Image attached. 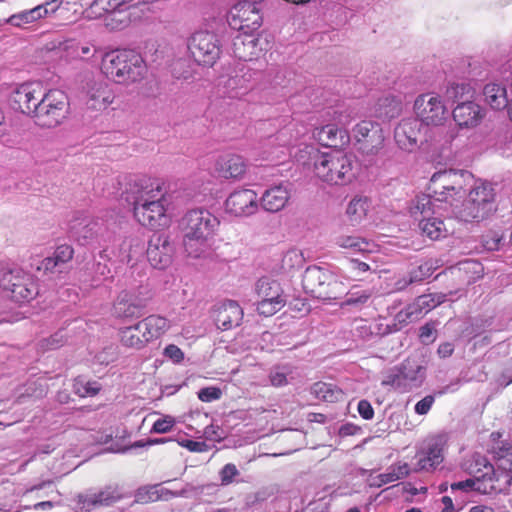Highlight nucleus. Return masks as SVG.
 <instances>
[{"mask_svg": "<svg viewBox=\"0 0 512 512\" xmlns=\"http://www.w3.org/2000/svg\"><path fill=\"white\" fill-rule=\"evenodd\" d=\"M471 180L472 175L467 171L443 170L432 175L428 193L416 196L409 207L411 217L418 221L424 235L431 240L448 235L441 211L451 209L454 214V202L464 197Z\"/></svg>", "mask_w": 512, "mask_h": 512, "instance_id": "obj_1", "label": "nucleus"}, {"mask_svg": "<svg viewBox=\"0 0 512 512\" xmlns=\"http://www.w3.org/2000/svg\"><path fill=\"white\" fill-rule=\"evenodd\" d=\"M413 108L416 118L429 130L425 141L432 151L447 156L457 137V130L444 125L449 119V112L442 98L435 93L421 94L415 99Z\"/></svg>", "mask_w": 512, "mask_h": 512, "instance_id": "obj_2", "label": "nucleus"}, {"mask_svg": "<svg viewBox=\"0 0 512 512\" xmlns=\"http://www.w3.org/2000/svg\"><path fill=\"white\" fill-rule=\"evenodd\" d=\"M297 161L312 166L317 178L330 185H346L356 176L354 157L341 150L321 152L312 145H305L295 154Z\"/></svg>", "mask_w": 512, "mask_h": 512, "instance_id": "obj_3", "label": "nucleus"}, {"mask_svg": "<svg viewBox=\"0 0 512 512\" xmlns=\"http://www.w3.org/2000/svg\"><path fill=\"white\" fill-rule=\"evenodd\" d=\"M183 234V246L188 257H208L213 251L214 238L220 227V220L204 208L188 210L179 222Z\"/></svg>", "mask_w": 512, "mask_h": 512, "instance_id": "obj_4", "label": "nucleus"}, {"mask_svg": "<svg viewBox=\"0 0 512 512\" xmlns=\"http://www.w3.org/2000/svg\"><path fill=\"white\" fill-rule=\"evenodd\" d=\"M101 71L113 82L128 85L141 81L146 75L147 66L136 51L114 49L103 55Z\"/></svg>", "mask_w": 512, "mask_h": 512, "instance_id": "obj_5", "label": "nucleus"}, {"mask_svg": "<svg viewBox=\"0 0 512 512\" xmlns=\"http://www.w3.org/2000/svg\"><path fill=\"white\" fill-rule=\"evenodd\" d=\"M133 214L136 221L144 227L159 229L168 224L166 199L159 186H145L133 195Z\"/></svg>", "mask_w": 512, "mask_h": 512, "instance_id": "obj_6", "label": "nucleus"}, {"mask_svg": "<svg viewBox=\"0 0 512 512\" xmlns=\"http://www.w3.org/2000/svg\"><path fill=\"white\" fill-rule=\"evenodd\" d=\"M454 202V216L470 222L488 218L496 210V191L492 183L478 180L469 191L467 199Z\"/></svg>", "mask_w": 512, "mask_h": 512, "instance_id": "obj_7", "label": "nucleus"}, {"mask_svg": "<svg viewBox=\"0 0 512 512\" xmlns=\"http://www.w3.org/2000/svg\"><path fill=\"white\" fill-rule=\"evenodd\" d=\"M302 283L307 293L319 299H335L346 288L333 272L317 266L305 270Z\"/></svg>", "mask_w": 512, "mask_h": 512, "instance_id": "obj_8", "label": "nucleus"}, {"mask_svg": "<svg viewBox=\"0 0 512 512\" xmlns=\"http://www.w3.org/2000/svg\"><path fill=\"white\" fill-rule=\"evenodd\" d=\"M68 113L69 101L66 93L59 89H51L45 91L33 119L41 127L53 128L60 125Z\"/></svg>", "mask_w": 512, "mask_h": 512, "instance_id": "obj_9", "label": "nucleus"}, {"mask_svg": "<svg viewBox=\"0 0 512 512\" xmlns=\"http://www.w3.org/2000/svg\"><path fill=\"white\" fill-rule=\"evenodd\" d=\"M425 368L415 358H408L400 366L385 372L382 385L406 392L422 384Z\"/></svg>", "mask_w": 512, "mask_h": 512, "instance_id": "obj_10", "label": "nucleus"}, {"mask_svg": "<svg viewBox=\"0 0 512 512\" xmlns=\"http://www.w3.org/2000/svg\"><path fill=\"white\" fill-rule=\"evenodd\" d=\"M0 287L9 292L11 298L19 303L29 302L38 294L33 276L20 268L2 271Z\"/></svg>", "mask_w": 512, "mask_h": 512, "instance_id": "obj_11", "label": "nucleus"}, {"mask_svg": "<svg viewBox=\"0 0 512 512\" xmlns=\"http://www.w3.org/2000/svg\"><path fill=\"white\" fill-rule=\"evenodd\" d=\"M188 48L194 61L203 66H213L221 55L219 37L206 29H200L192 34Z\"/></svg>", "mask_w": 512, "mask_h": 512, "instance_id": "obj_12", "label": "nucleus"}, {"mask_svg": "<svg viewBox=\"0 0 512 512\" xmlns=\"http://www.w3.org/2000/svg\"><path fill=\"white\" fill-rule=\"evenodd\" d=\"M258 297L257 311L260 315L270 317L280 311L286 304V297L280 283L268 277L259 279L255 284Z\"/></svg>", "mask_w": 512, "mask_h": 512, "instance_id": "obj_13", "label": "nucleus"}, {"mask_svg": "<svg viewBox=\"0 0 512 512\" xmlns=\"http://www.w3.org/2000/svg\"><path fill=\"white\" fill-rule=\"evenodd\" d=\"M429 135V130L415 117L406 118L399 122L394 130V139L397 146L407 152H412L419 145L426 144L425 137Z\"/></svg>", "mask_w": 512, "mask_h": 512, "instance_id": "obj_14", "label": "nucleus"}, {"mask_svg": "<svg viewBox=\"0 0 512 512\" xmlns=\"http://www.w3.org/2000/svg\"><path fill=\"white\" fill-rule=\"evenodd\" d=\"M229 25L241 32L255 31L262 25V15L258 3L239 1L229 11Z\"/></svg>", "mask_w": 512, "mask_h": 512, "instance_id": "obj_15", "label": "nucleus"}, {"mask_svg": "<svg viewBox=\"0 0 512 512\" xmlns=\"http://www.w3.org/2000/svg\"><path fill=\"white\" fill-rule=\"evenodd\" d=\"M496 469L489 465L484 458H481L488 475L492 473L493 481L496 485L502 487V492L505 490V485L508 486V492L512 493V446L503 444L494 451Z\"/></svg>", "mask_w": 512, "mask_h": 512, "instance_id": "obj_16", "label": "nucleus"}, {"mask_svg": "<svg viewBox=\"0 0 512 512\" xmlns=\"http://www.w3.org/2000/svg\"><path fill=\"white\" fill-rule=\"evenodd\" d=\"M252 32H240L233 40V54L240 60L250 61L258 58L268 48L267 38Z\"/></svg>", "mask_w": 512, "mask_h": 512, "instance_id": "obj_17", "label": "nucleus"}, {"mask_svg": "<svg viewBox=\"0 0 512 512\" xmlns=\"http://www.w3.org/2000/svg\"><path fill=\"white\" fill-rule=\"evenodd\" d=\"M44 93L45 89L39 82L22 84L12 95L13 107L24 114L34 117Z\"/></svg>", "mask_w": 512, "mask_h": 512, "instance_id": "obj_18", "label": "nucleus"}, {"mask_svg": "<svg viewBox=\"0 0 512 512\" xmlns=\"http://www.w3.org/2000/svg\"><path fill=\"white\" fill-rule=\"evenodd\" d=\"M226 212L236 217H247L259 209V198L253 189L242 188L233 191L225 201Z\"/></svg>", "mask_w": 512, "mask_h": 512, "instance_id": "obj_19", "label": "nucleus"}, {"mask_svg": "<svg viewBox=\"0 0 512 512\" xmlns=\"http://www.w3.org/2000/svg\"><path fill=\"white\" fill-rule=\"evenodd\" d=\"M115 95L111 87L104 81H92L85 90V105L88 110L101 112L114 101Z\"/></svg>", "mask_w": 512, "mask_h": 512, "instance_id": "obj_20", "label": "nucleus"}, {"mask_svg": "<svg viewBox=\"0 0 512 512\" xmlns=\"http://www.w3.org/2000/svg\"><path fill=\"white\" fill-rule=\"evenodd\" d=\"M174 247L165 235H154L148 244L147 259L157 269H165L172 263Z\"/></svg>", "mask_w": 512, "mask_h": 512, "instance_id": "obj_21", "label": "nucleus"}, {"mask_svg": "<svg viewBox=\"0 0 512 512\" xmlns=\"http://www.w3.org/2000/svg\"><path fill=\"white\" fill-rule=\"evenodd\" d=\"M353 132L355 139L362 143L361 148L367 153H375L383 145V130L377 123L364 120L355 126Z\"/></svg>", "mask_w": 512, "mask_h": 512, "instance_id": "obj_22", "label": "nucleus"}, {"mask_svg": "<svg viewBox=\"0 0 512 512\" xmlns=\"http://www.w3.org/2000/svg\"><path fill=\"white\" fill-rule=\"evenodd\" d=\"M291 197L290 185L279 183L268 187L259 198V207L266 212L277 213L283 210Z\"/></svg>", "mask_w": 512, "mask_h": 512, "instance_id": "obj_23", "label": "nucleus"}, {"mask_svg": "<svg viewBox=\"0 0 512 512\" xmlns=\"http://www.w3.org/2000/svg\"><path fill=\"white\" fill-rule=\"evenodd\" d=\"M250 76L243 73V69L229 71L218 79L219 91L230 98L244 95L248 90Z\"/></svg>", "mask_w": 512, "mask_h": 512, "instance_id": "obj_24", "label": "nucleus"}, {"mask_svg": "<svg viewBox=\"0 0 512 512\" xmlns=\"http://www.w3.org/2000/svg\"><path fill=\"white\" fill-rule=\"evenodd\" d=\"M453 119L459 128H474L484 118V109L473 101L459 103L452 112Z\"/></svg>", "mask_w": 512, "mask_h": 512, "instance_id": "obj_25", "label": "nucleus"}, {"mask_svg": "<svg viewBox=\"0 0 512 512\" xmlns=\"http://www.w3.org/2000/svg\"><path fill=\"white\" fill-rule=\"evenodd\" d=\"M215 170L224 179L240 180L246 173L247 163L242 156L228 153L217 159Z\"/></svg>", "mask_w": 512, "mask_h": 512, "instance_id": "obj_26", "label": "nucleus"}, {"mask_svg": "<svg viewBox=\"0 0 512 512\" xmlns=\"http://www.w3.org/2000/svg\"><path fill=\"white\" fill-rule=\"evenodd\" d=\"M482 98L484 103L494 111H503L510 104L506 86L501 82H489L483 86Z\"/></svg>", "mask_w": 512, "mask_h": 512, "instance_id": "obj_27", "label": "nucleus"}, {"mask_svg": "<svg viewBox=\"0 0 512 512\" xmlns=\"http://www.w3.org/2000/svg\"><path fill=\"white\" fill-rule=\"evenodd\" d=\"M145 300L130 291H122L113 306V314L122 319H128L140 314Z\"/></svg>", "mask_w": 512, "mask_h": 512, "instance_id": "obj_28", "label": "nucleus"}, {"mask_svg": "<svg viewBox=\"0 0 512 512\" xmlns=\"http://www.w3.org/2000/svg\"><path fill=\"white\" fill-rule=\"evenodd\" d=\"M443 447H444V440L442 437H437L435 439H432L427 444V447L417 454V457H418L417 469L418 470H430V469H434L436 466H438L440 463H442V461L444 459Z\"/></svg>", "mask_w": 512, "mask_h": 512, "instance_id": "obj_29", "label": "nucleus"}, {"mask_svg": "<svg viewBox=\"0 0 512 512\" xmlns=\"http://www.w3.org/2000/svg\"><path fill=\"white\" fill-rule=\"evenodd\" d=\"M451 490H461L463 492L477 491L481 494H491L502 492V487L496 485L488 472H485L482 477L469 478L465 481H459L451 484Z\"/></svg>", "mask_w": 512, "mask_h": 512, "instance_id": "obj_30", "label": "nucleus"}, {"mask_svg": "<svg viewBox=\"0 0 512 512\" xmlns=\"http://www.w3.org/2000/svg\"><path fill=\"white\" fill-rule=\"evenodd\" d=\"M313 137L322 145L330 147L344 146L349 142L347 131L333 124L315 129Z\"/></svg>", "mask_w": 512, "mask_h": 512, "instance_id": "obj_31", "label": "nucleus"}, {"mask_svg": "<svg viewBox=\"0 0 512 512\" xmlns=\"http://www.w3.org/2000/svg\"><path fill=\"white\" fill-rule=\"evenodd\" d=\"M243 317L242 308L233 300L226 301L219 308L216 316L217 325L227 330L233 326L239 325Z\"/></svg>", "mask_w": 512, "mask_h": 512, "instance_id": "obj_32", "label": "nucleus"}, {"mask_svg": "<svg viewBox=\"0 0 512 512\" xmlns=\"http://www.w3.org/2000/svg\"><path fill=\"white\" fill-rule=\"evenodd\" d=\"M139 322L147 343L161 337L169 329L168 320L157 315H150Z\"/></svg>", "mask_w": 512, "mask_h": 512, "instance_id": "obj_33", "label": "nucleus"}, {"mask_svg": "<svg viewBox=\"0 0 512 512\" xmlns=\"http://www.w3.org/2000/svg\"><path fill=\"white\" fill-rule=\"evenodd\" d=\"M136 7L129 5L122 9L112 11L105 16V26L110 30H122L128 27L135 19Z\"/></svg>", "mask_w": 512, "mask_h": 512, "instance_id": "obj_34", "label": "nucleus"}, {"mask_svg": "<svg viewBox=\"0 0 512 512\" xmlns=\"http://www.w3.org/2000/svg\"><path fill=\"white\" fill-rule=\"evenodd\" d=\"M335 243L339 248L352 253H372L376 247L374 243L356 235H340Z\"/></svg>", "mask_w": 512, "mask_h": 512, "instance_id": "obj_35", "label": "nucleus"}, {"mask_svg": "<svg viewBox=\"0 0 512 512\" xmlns=\"http://www.w3.org/2000/svg\"><path fill=\"white\" fill-rule=\"evenodd\" d=\"M410 469L407 463H397L388 468L387 472L371 477L370 486L381 487L385 484L395 482L408 476Z\"/></svg>", "mask_w": 512, "mask_h": 512, "instance_id": "obj_36", "label": "nucleus"}, {"mask_svg": "<svg viewBox=\"0 0 512 512\" xmlns=\"http://www.w3.org/2000/svg\"><path fill=\"white\" fill-rule=\"evenodd\" d=\"M68 224L73 234L83 239L91 238L96 226V223L92 222L82 211L73 212L68 220Z\"/></svg>", "mask_w": 512, "mask_h": 512, "instance_id": "obj_37", "label": "nucleus"}, {"mask_svg": "<svg viewBox=\"0 0 512 512\" xmlns=\"http://www.w3.org/2000/svg\"><path fill=\"white\" fill-rule=\"evenodd\" d=\"M370 208L371 202L369 198L365 196H355L347 205L346 215L351 224H359L366 218Z\"/></svg>", "mask_w": 512, "mask_h": 512, "instance_id": "obj_38", "label": "nucleus"}, {"mask_svg": "<svg viewBox=\"0 0 512 512\" xmlns=\"http://www.w3.org/2000/svg\"><path fill=\"white\" fill-rule=\"evenodd\" d=\"M119 336L122 345L129 348L141 349L147 344L142 333L140 322L132 326L121 328L119 330Z\"/></svg>", "mask_w": 512, "mask_h": 512, "instance_id": "obj_39", "label": "nucleus"}, {"mask_svg": "<svg viewBox=\"0 0 512 512\" xmlns=\"http://www.w3.org/2000/svg\"><path fill=\"white\" fill-rule=\"evenodd\" d=\"M312 394L326 402H336L343 398L341 389L331 383L318 382L311 388Z\"/></svg>", "mask_w": 512, "mask_h": 512, "instance_id": "obj_40", "label": "nucleus"}, {"mask_svg": "<svg viewBox=\"0 0 512 512\" xmlns=\"http://www.w3.org/2000/svg\"><path fill=\"white\" fill-rule=\"evenodd\" d=\"M63 50L71 58L88 59L96 53V49L89 44H80L79 42L69 40L63 44Z\"/></svg>", "mask_w": 512, "mask_h": 512, "instance_id": "obj_41", "label": "nucleus"}, {"mask_svg": "<svg viewBox=\"0 0 512 512\" xmlns=\"http://www.w3.org/2000/svg\"><path fill=\"white\" fill-rule=\"evenodd\" d=\"M61 4V0H49L27 11L29 16H31L33 23H35L36 21L47 17L49 14L55 13Z\"/></svg>", "mask_w": 512, "mask_h": 512, "instance_id": "obj_42", "label": "nucleus"}, {"mask_svg": "<svg viewBox=\"0 0 512 512\" xmlns=\"http://www.w3.org/2000/svg\"><path fill=\"white\" fill-rule=\"evenodd\" d=\"M446 295L442 293H430L421 295L416 299V306L423 308L425 313L434 309L445 301Z\"/></svg>", "mask_w": 512, "mask_h": 512, "instance_id": "obj_43", "label": "nucleus"}, {"mask_svg": "<svg viewBox=\"0 0 512 512\" xmlns=\"http://www.w3.org/2000/svg\"><path fill=\"white\" fill-rule=\"evenodd\" d=\"M425 314L426 313L424 312L423 308L416 306L415 300L412 304L408 305L404 310L397 313L396 320L400 324H405L408 322L416 321Z\"/></svg>", "mask_w": 512, "mask_h": 512, "instance_id": "obj_44", "label": "nucleus"}, {"mask_svg": "<svg viewBox=\"0 0 512 512\" xmlns=\"http://www.w3.org/2000/svg\"><path fill=\"white\" fill-rule=\"evenodd\" d=\"M135 499L142 504L159 501L157 485L140 488L135 495Z\"/></svg>", "mask_w": 512, "mask_h": 512, "instance_id": "obj_45", "label": "nucleus"}, {"mask_svg": "<svg viewBox=\"0 0 512 512\" xmlns=\"http://www.w3.org/2000/svg\"><path fill=\"white\" fill-rule=\"evenodd\" d=\"M132 0H95L91 8H99L108 13L129 6Z\"/></svg>", "mask_w": 512, "mask_h": 512, "instance_id": "obj_46", "label": "nucleus"}, {"mask_svg": "<svg viewBox=\"0 0 512 512\" xmlns=\"http://www.w3.org/2000/svg\"><path fill=\"white\" fill-rule=\"evenodd\" d=\"M459 270L466 273H471L469 277L471 280L478 279L483 274V266L480 262L475 260H466L460 263Z\"/></svg>", "mask_w": 512, "mask_h": 512, "instance_id": "obj_47", "label": "nucleus"}, {"mask_svg": "<svg viewBox=\"0 0 512 512\" xmlns=\"http://www.w3.org/2000/svg\"><path fill=\"white\" fill-rule=\"evenodd\" d=\"M176 420L170 415H164L162 418L156 420L152 426V432L164 434L172 430Z\"/></svg>", "mask_w": 512, "mask_h": 512, "instance_id": "obj_48", "label": "nucleus"}, {"mask_svg": "<svg viewBox=\"0 0 512 512\" xmlns=\"http://www.w3.org/2000/svg\"><path fill=\"white\" fill-rule=\"evenodd\" d=\"M74 389H75V392L79 396L86 397V396H93V395L97 394L100 387L96 382L83 383L82 381L77 380L74 384Z\"/></svg>", "mask_w": 512, "mask_h": 512, "instance_id": "obj_49", "label": "nucleus"}, {"mask_svg": "<svg viewBox=\"0 0 512 512\" xmlns=\"http://www.w3.org/2000/svg\"><path fill=\"white\" fill-rule=\"evenodd\" d=\"M6 23L17 28H24L29 24H33V20L27 10L11 15L7 18Z\"/></svg>", "mask_w": 512, "mask_h": 512, "instance_id": "obj_50", "label": "nucleus"}, {"mask_svg": "<svg viewBox=\"0 0 512 512\" xmlns=\"http://www.w3.org/2000/svg\"><path fill=\"white\" fill-rule=\"evenodd\" d=\"M197 395L202 402H212L222 397V391L218 387L210 386L200 389Z\"/></svg>", "mask_w": 512, "mask_h": 512, "instance_id": "obj_51", "label": "nucleus"}, {"mask_svg": "<svg viewBox=\"0 0 512 512\" xmlns=\"http://www.w3.org/2000/svg\"><path fill=\"white\" fill-rule=\"evenodd\" d=\"M288 368L286 367H277L273 369L270 373V382L275 387L284 386L288 383Z\"/></svg>", "mask_w": 512, "mask_h": 512, "instance_id": "obj_52", "label": "nucleus"}, {"mask_svg": "<svg viewBox=\"0 0 512 512\" xmlns=\"http://www.w3.org/2000/svg\"><path fill=\"white\" fill-rule=\"evenodd\" d=\"M371 296L370 291L367 290H352L347 294L345 304L357 305L365 303Z\"/></svg>", "mask_w": 512, "mask_h": 512, "instance_id": "obj_53", "label": "nucleus"}, {"mask_svg": "<svg viewBox=\"0 0 512 512\" xmlns=\"http://www.w3.org/2000/svg\"><path fill=\"white\" fill-rule=\"evenodd\" d=\"M501 241L502 236L497 232H492L484 237L483 246L489 251L498 250Z\"/></svg>", "mask_w": 512, "mask_h": 512, "instance_id": "obj_54", "label": "nucleus"}, {"mask_svg": "<svg viewBox=\"0 0 512 512\" xmlns=\"http://www.w3.org/2000/svg\"><path fill=\"white\" fill-rule=\"evenodd\" d=\"M238 470L234 464H226L220 471L221 482L224 485L230 484L234 477L238 475Z\"/></svg>", "mask_w": 512, "mask_h": 512, "instance_id": "obj_55", "label": "nucleus"}, {"mask_svg": "<svg viewBox=\"0 0 512 512\" xmlns=\"http://www.w3.org/2000/svg\"><path fill=\"white\" fill-rule=\"evenodd\" d=\"M54 256L60 264H64L72 258L73 249L68 245H61L55 250Z\"/></svg>", "mask_w": 512, "mask_h": 512, "instance_id": "obj_56", "label": "nucleus"}, {"mask_svg": "<svg viewBox=\"0 0 512 512\" xmlns=\"http://www.w3.org/2000/svg\"><path fill=\"white\" fill-rule=\"evenodd\" d=\"M164 355L174 363H180L184 359V353L182 350L173 344L168 345L164 349Z\"/></svg>", "mask_w": 512, "mask_h": 512, "instance_id": "obj_57", "label": "nucleus"}, {"mask_svg": "<svg viewBox=\"0 0 512 512\" xmlns=\"http://www.w3.org/2000/svg\"><path fill=\"white\" fill-rule=\"evenodd\" d=\"M436 329L433 324L427 323L420 329L419 337L425 344L434 341Z\"/></svg>", "mask_w": 512, "mask_h": 512, "instance_id": "obj_58", "label": "nucleus"}, {"mask_svg": "<svg viewBox=\"0 0 512 512\" xmlns=\"http://www.w3.org/2000/svg\"><path fill=\"white\" fill-rule=\"evenodd\" d=\"M433 403H434V397L431 395H428L416 403L415 412L419 415H425L431 409Z\"/></svg>", "mask_w": 512, "mask_h": 512, "instance_id": "obj_59", "label": "nucleus"}, {"mask_svg": "<svg viewBox=\"0 0 512 512\" xmlns=\"http://www.w3.org/2000/svg\"><path fill=\"white\" fill-rule=\"evenodd\" d=\"M277 141H279V144L281 145L282 149L278 152V151H272L271 152V157L272 159L274 160H280L283 156H286L287 155V152H288V143H287V140H286V135L284 133H280L277 138H276Z\"/></svg>", "mask_w": 512, "mask_h": 512, "instance_id": "obj_60", "label": "nucleus"}, {"mask_svg": "<svg viewBox=\"0 0 512 512\" xmlns=\"http://www.w3.org/2000/svg\"><path fill=\"white\" fill-rule=\"evenodd\" d=\"M358 412L364 419H371L374 415L371 404L366 400H361L358 403Z\"/></svg>", "mask_w": 512, "mask_h": 512, "instance_id": "obj_61", "label": "nucleus"}, {"mask_svg": "<svg viewBox=\"0 0 512 512\" xmlns=\"http://www.w3.org/2000/svg\"><path fill=\"white\" fill-rule=\"evenodd\" d=\"M181 446L187 448L191 452H204L206 451V444L204 442H198L193 440H184L181 442Z\"/></svg>", "mask_w": 512, "mask_h": 512, "instance_id": "obj_62", "label": "nucleus"}, {"mask_svg": "<svg viewBox=\"0 0 512 512\" xmlns=\"http://www.w3.org/2000/svg\"><path fill=\"white\" fill-rule=\"evenodd\" d=\"M465 90V86L463 84H455L452 83L447 88V96L450 99L455 100L459 94H462Z\"/></svg>", "mask_w": 512, "mask_h": 512, "instance_id": "obj_63", "label": "nucleus"}, {"mask_svg": "<svg viewBox=\"0 0 512 512\" xmlns=\"http://www.w3.org/2000/svg\"><path fill=\"white\" fill-rule=\"evenodd\" d=\"M497 151L503 157H510L512 155V139L497 144Z\"/></svg>", "mask_w": 512, "mask_h": 512, "instance_id": "obj_64", "label": "nucleus"}]
</instances>
